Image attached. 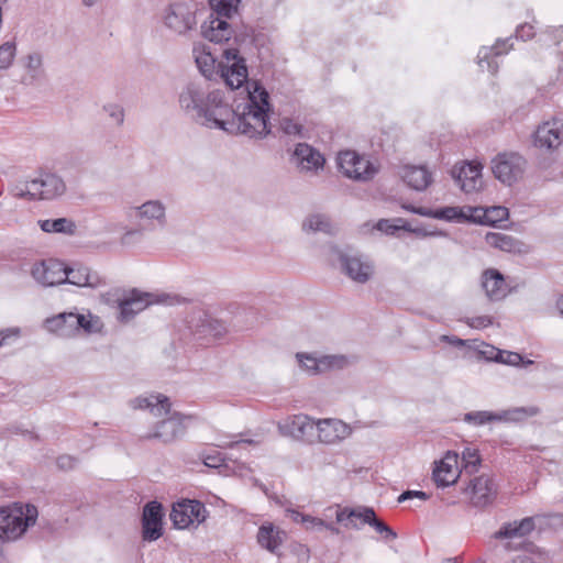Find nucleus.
<instances>
[{"mask_svg":"<svg viewBox=\"0 0 563 563\" xmlns=\"http://www.w3.org/2000/svg\"><path fill=\"white\" fill-rule=\"evenodd\" d=\"M185 114L208 129L263 140L271 133L268 91L253 81L240 97L228 88H212L207 80L187 82L178 93Z\"/></svg>","mask_w":563,"mask_h":563,"instance_id":"obj_1","label":"nucleus"},{"mask_svg":"<svg viewBox=\"0 0 563 563\" xmlns=\"http://www.w3.org/2000/svg\"><path fill=\"white\" fill-rule=\"evenodd\" d=\"M194 56L198 69L206 79H211L214 74H219L229 90L244 89L245 86L254 81L247 79L245 59L240 56L238 48H225L222 53L224 60L219 63L205 46H195Z\"/></svg>","mask_w":563,"mask_h":563,"instance_id":"obj_2","label":"nucleus"},{"mask_svg":"<svg viewBox=\"0 0 563 563\" xmlns=\"http://www.w3.org/2000/svg\"><path fill=\"white\" fill-rule=\"evenodd\" d=\"M130 406L133 409H148L156 417L166 416L142 437L144 440H158L169 444L185 434L183 418L177 412L170 413L168 397L161 394L136 397L130 401Z\"/></svg>","mask_w":563,"mask_h":563,"instance_id":"obj_3","label":"nucleus"},{"mask_svg":"<svg viewBox=\"0 0 563 563\" xmlns=\"http://www.w3.org/2000/svg\"><path fill=\"white\" fill-rule=\"evenodd\" d=\"M240 2L241 0H209L212 13L201 25L202 36L217 44L229 42L233 29L228 20L238 13Z\"/></svg>","mask_w":563,"mask_h":563,"instance_id":"obj_4","label":"nucleus"},{"mask_svg":"<svg viewBox=\"0 0 563 563\" xmlns=\"http://www.w3.org/2000/svg\"><path fill=\"white\" fill-rule=\"evenodd\" d=\"M47 331L60 338H75L84 332L86 334L98 333L102 329V322L99 317L91 312H60L47 318L44 322Z\"/></svg>","mask_w":563,"mask_h":563,"instance_id":"obj_5","label":"nucleus"},{"mask_svg":"<svg viewBox=\"0 0 563 563\" xmlns=\"http://www.w3.org/2000/svg\"><path fill=\"white\" fill-rule=\"evenodd\" d=\"M10 191L20 199L49 200L62 196L66 191V185L59 176L44 173L37 177L18 181Z\"/></svg>","mask_w":563,"mask_h":563,"instance_id":"obj_6","label":"nucleus"},{"mask_svg":"<svg viewBox=\"0 0 563 563\" xmlns=\"http://www.w3.org/2000/svg\"><path fill=\"white\" fill-rule=\"evenodd\" d=\"M37 508L33 505L13 504L0 508V539L14 541L19 539L29 527L35 525Z\"/></svg>","mask_w":563,"mask_h":563,"instance_id":"obj_7","label":"nucleus"},{"mask_svg":"<svg viewBox=\"0 0 563 563\" xmlns=\"http://www.w3.org/2000/svg\"><path fill=\"white\" fill-rule=\"evenodd\" d=\"M327 251L329 257L336 260L341 265V271L353 282L366 284L372 279L375 273V264L369 256L351 247L342 250L334 244H330Z\"/></svg>","mask_w":563,"mask_h":563,"instance_id":"obj_8","label":"nucleus"},{"mask_svg":"<svg viewBox=\"0 0 563 563\" xmlns=\"http://www.w3.org/2000/svg\"><path fill=\"white\" fill-rule=\"evenodd\" d=\"M196 5L189 1H177L164 9V26L173 34L185 36L197 26Z\"/></svg>","mask_w":563,"mask_h":563,"instance_id":"obj_9","label":"nucleus"},{"mask_svg":"<svg viewBox=\"0 0 563 563\" xmlns=\"http://www.w3.org/2000/svg\"><path fill=\"white\" fill-rule=\"evenodd\" d=\"M526 166V158L516 152L499 153L492 161L493 174L499 181L508 186L522 177Z\"/></svg>","mask_w":563,"mask_h":563,"instance_id":"obj_10","label":"nucleus"},{"mask_svg":"<svg viewBox=\"0 0 563 563\" xmlns=\"http://www.w3.org/2000/svg\"><path fill=\"white\" fill-rule=\"evenodd\" d=\"M338 166L345 177L356 181H368L377 173V168L365 156L350 150L339 153Z\"/></svg>","mask_w":563,"mask_h":563,"instance_id":"obj_11","label":"nucleus"},{"mask_svg":"<svg viewBox=\"0 0 563 563\" xmlns=\"http://www.w3.org/2000/svg\"><path fill=\"white\" fill-rule=\"evenodd\" d=\"M538 412L539 409L537 407H518L509 410H503L499 412L479 410L465 413L463 420L468 424L481 427L490 422L519 421L523 417H532L536 416Z\"/></svg>","mask_w":563,"mask_h":563,"instance_id":"obj_12","label":"nucleus"},{"mask_svg":"<svg viewBox=\"0 0 563 563\" xmlns=\"http://www.w3.org/2000/svg\"><path fill=\"white\" fill-rule=\"evenodd\" d=\"M206 515L207 510L202 503L184 499L174 504L169 517L175 528L186 529L200 525L205 521Z\"/></svg>","mask_w":563,"mask_h":563,"instance_id":"obj_13","label":"nucleus"},{"mask_svg":"<svg viewBox=\"0 0 563 563\" xmlns=\"http://www.w3.org/2000/svg\"><path fill=\"white\" fill-rule=\"evenodd\" d=\"M335 518L338 522H344L345 520L352 521L353 518H361L362 523H366L373 527L377 533L383 536L385 540H395L397 538V533L384 521L379 520L376 517L374 509L369 507H363L358 509H339L336 511Z\"/></svg>","mask_w":563,"mask_h":563,"instance_id":"obj_14","label":"nucleus"},{"mask_svg":"<svg viewBox=\"0 0 563 563\" xmlns=\"http://www.w3.org/2000/svg\"><path fill=\"white\" fill-rule=\"evenodd\" d=\"M465 493L470 496L471 504L477 508H484L495 500L497 487L489 475H479L470 481Z\"/></svg>","mask_w":563,"mask_h":563,"instance_id":"obj_15","label":"nucleus"},{"mask_svg":"<svg viewBox=\"0 0 563 563\" xmlns=\"http://www.w3.org/2000/svg\"><path fill=\"white\" fill-rule=\"evenodd\" d=\"M296 357L300 367L309 375H317L330 369H341L347 364L344 355H323L316 357L308 353H297Z\"/></svg>","mask_w":563,"mask_h":563,"instance_id":"obj_16","label":"nucleus"},{"mask_svg":"<svg viewBox=\"0 0 563 563\" xmlns=\"http://www.w3.org/2000/svg\"><path fill=\"white\" fill-rule=\"evenodd\" d=\"M163 516L161 503L153 500L144 506L142 514L143 540L153 542L163 536Z\"/></svg>","mask_w":563,"mask_h":563,"instance_id":"obj_17","label":"nucleus"},{"mask_svg":"<svg viewBox=\"0 0 563 563\" xmlns=\"http://www.w3.org/2000/svg\"><path fill=\"white\" fill-rule=\"evenodd\" d=\"M32 277L44 287L64 284L67 279L63 263L54 260L35 263L31 269Z\"/></svg>","mask_w":563,"mask_h":563,"instance_id":"obj_18","label":"nucleus"},{"mask_svg":"<svg viewBox=\"0 0 563 563\" xmlns=\"http://www.w3.org/2000/svg\"><path fill=\"white\" fill-rule=\"evenodd\" d=\"M563 144V122L552 120L543 122L534 132V145L539 148L553 151Z\"/></svg>","mask_w":563,"mask_h":563,"instance_id":"obj_19","label":"nucleus"},{"mask_svg":"<svg viewBox=\"0 0 563 563\" xmlns=\"http://www.w3.org/2000/svg\"><path fill=\"white\" fill-rule=\"evenodd\" d=\"M452 177L455 179L461 189L471 194L482 188V166L475 163H463L455 165L451 170Z\"/></svg>","mask_w":563,"mask_h":563,"instance_id":"obj_20","label":"nucleus"},{"mask_svg":"<svg viewBox=\"0 0 563 563\" xmlns=\"http://www.w3.org/2000/svg\"><path fill=\"white\" fill-rule=\"evenodd\" d=\"M318 440L321 443L334 444L351 434V428L338 419H322L314 422Z\"/></svg>","mask_w":563,"mask_h":563,"instance_id":"obj_21","label":"nucleus"},{"mask_svg":"<svg viewBox=\"0 0 563 563\" xmlns=\"http://www.w3.org/2000/svg\"><path fill=\"white\" fill-rule=\"evenodd\" d=\"M481 285L490 301H499L510 292L505 276L496 268H487L482 273Z\"/></svg>","mask_w":563,"mask_h":563,"instance_id":"obj_22","label":"nucleus"},{"mask_svg":"<svg viewBox=\"0 0 563 563\" xmlns=\"http://www.w3.org/2000/svg\"><path fill=\"white\" fill-rule=\"evenodd\" d=\"M163 301L164 300L152 294L133 290L131 296L125 298L119 306L120 319L121 321L128 322L150 305Z\"/></svg>","mask_w":563,"mask_h":563,"instance_id":"obj_23","label":"nucleus"},{"mask_svg":"<svg viewBox=\"0 0 563 563\" xmlns=\"http://www.w3.org/2000/svg\"><path fill=\"white\" fill-rule=\"evenodd\" d=\"M291 162L301 172H318L323 168V156L307 143H298L294 150Z\"/></svg>","mask_w":563,"mask_h":563,"instance_id":"obj_24","label":"nucleus"},{"mask_svg":"<svg viewBox=\"0 0 563 563\" xmlns=\"http://www.w3.org/2000/svg\"><path fill=\"white\" fill-rule=\"evenodd\" d=\"M314 422L316 421L307 415H295L280 421L278 429L283 435L298 440L313 434Z\"/></svg>","mask_w":563,"mask_h":563,"instance_id":"obj_25","label":"nucleus"},{"mask_svg":"<svg viewBox=\"0 0 563 563\" xmlns=\"http://www.w3.org/2000/svg\"><path fill=\"white\" fill-rule=\"evenodd\" d=\"M457 463L459 455L449 451L444 457L435 464L432 475L438 487H446L456 483L460 476Z\"/></svg>","mask_w":563,"mask_h":563,"instance_id":"obj_26","label":"nucleus"},{"mask_svg":"<svg viewBox=\"0 0 563 563\" xmlns=\"http://www.w3.org/2000/svg\"><path fill=\"white\" fill-rule=\"evenodd\" d=\"M67 279L65 283L79 287L97 288L106 284L104 279L95 271L87 266H76L71 268L65 267Z\"/></svg>","mask_w":563,"mask_h":563,"instance_id":"obj_27","label":"nucleus"},{"mask_svg":"<svg viewBox=\"0 0 563 563\" xmlns=\"http://www.w3.org/2000/svg\"><path fill=\"white\" fill-rule=\"evenodd\" d=\"M25 74L22 84L32 86L45 77L43 54L37 51L27 53L21 58Z\"/></svg>","mask_w":563,"mask_h":563,"instance_id":"obj_28","label":"nucleus"},{"mask_svg":"<svg viewBox=\"0 0 563 563\" xmlns=\"http://www.w3.org/2000/svg\"><path fill=\"white\" fill-rule=\"evenodd\" d=\"M139 219L148 221L157 227H165L167 223L166 206L158 199H151L134 208Z\"/></svg>","mask_w":563,"mask_h":563,"instance_id":"obj_29","label":"nucleus"},{"mask_svg":"<svg viewBox=\"0 0 563 563\" xmlns=\"http://www.w3.org/2000/svg\"><path fill=\"white\" fill-rule=\"evenodd\" d=\"M402 180L417 191L426 190L432 183V173L426 166H405L401 170Z\"/></svg>","mask_w":563,"mask_h":563,"instance_id":"obj_30","label":"nucleus"},{"mask_svg":"<svg viewBox=\"0 0 563 563\" xmlns=\"http://www.w3.org/2000/svg\"><path fill=\"white\" fill-rule=\"evenodd\" d=\"M284 537L285 532L276 528L273 523H264L258 529L257 542L267 551L276 553L284 541Z\"/></svg>","mask_w":563,"mask_h":563,"instance_id":"obj_31","label":"nucleus"},{"mask_svg":"<svg viewBox=\"0 0 563 563\" xmlns=\"http://www.w3.org/2000/svg\"><path fill=\"white\" fill-rule=\"evenodd\" d=\"M534 529V521L531 517L523 518L520 521L504 523L499 530L494 533L495 539L521 538Z\"/></svg>","mask_w":563,"mask_h":563,"instance_id":"obj_32","label":"nucleus"},{"mask_svg":"<svg viewBox=\"0 0 563 563\" xmlns=\"http://www.w3.org/2000/svg\"><path fill=\"white\" fill-rule=\"evenodd\" d=\"M509 41L510 38L505 41L498 40L492 47H482L477 55L479 67L484 68V63H486L487 70L493 75L496 74L498 70V65L494 63L492 57H497L507 53L511 48V45L507 46Z\"/></svg>","mask_w":563,"mask_h":563,"instance_id":"obj_33","label":"nucleus"},{"mask_svg":"<svg viewBox=\"0 0 563 563\" xmlns=\"http://www.w3.org/2000/svg\"><path fill=\"white\" fill-rule=\"evenodd\" d=\"M479 209L474 207H443L435 209L434 219L445 220L449 222L464 223L472 222L474 212Z\"/></svg>","mask_w":563,"mask_h":563,"instance_id":"obj_34","label":"nucleus"},{"mask_svg":"<svg viewBox=\"0 0 563 563\" xmlns=\"http://www.w3.org/2000/svg\"><path fill=\"white\" fill-rule=\"evenodd\" d=\"M485 241L489 246L509 253H520L523 246V243L514 236L499 232L487 233Z\"/></svg>","mask_w":563,"mask_h":563,"instance_id":"obj_35","label":"nucleus"},{"mask_svg":"<svg viewBox=\"0 0 563 563\" xmlns=\"http://www.w3.org/2000/svg\"><path fill=\"white\" fill-rule=\"evenodd\" d=\"M479 209L478 212H474L473 223L495 225L496 223L504 221L508 218L509 211L506 207L495 206L487 209L475 207Z\"/></svg>","mask_w":563,"mask_h":563,"instance_id":"obj_36","label":"nucleus"},{"mask_svg":"<svg viewBox=\"0 0 563 563\" xmlns=\"http://www.w3.org/2000/svg\"><path fill=\"white\" fill-rule=\"evenodd\" d=\"M38 225L42 231L47 233H64L71 235L76 231L75 222L67 218L38 220Z\"/></svg>","mask_w":563,"mask_h":563,"instance_id":"obj_37","label":"nucleus"},{"mask_svg":"<svg viewBox=\"0 0 563 563\" xmlns=\"http://www.w3.org/2000/svg\"><path fill=\"white\" fill-rule=\"evenodd\" d=\"M302 229L307 232H324L327 234H334L336 228L332 224L329 217L324 214H311L302 223Z\"/></svg>","mask_w":563,"mask_h":563,"instance_id":"obj_38","label":"nucleus"},{"mask_svg":"<svg viewBox=\"0 0 563 563\" xmlns=\"http://www.w3.org/2000/svg\"><path fill=\"white\" fill-rule=\"evenodd\" d=\"M490 352L492 354L487 358L498 363L516 366L522 362V356L516 352L495 350L494 347H492Z\"/></svg>","mask_w":563,"mask_h":563,"instance_id":"obj_39","label":"nucleus"},{"mask_svg":"<svg viewBox=\"0 0 563 563\" xmlns=\"http://www.w3.org/2000/svg\"><path fill=\"white\" fill-rule=\"evenodd\" d=\"M15 53L14 42H5L0 45V70L8 69L12 65Z\"/></svg>","mask_w":563,"mask_h":563,"instance_id":"obj_40","label":"nucleus"},{"mask_svg":"<svg viewBox=\"0 0 563 563\" xmlns=\"http://www.w3.org/2000/svg\"><path fill=\"white\" fill-rule=\"evenodd\" d=\"M462 462L467 472L476 471L481 463L478 451L472 448H466L462 452Z\"/></svg>","mask_w":563,"mask_h":563,"instance_id":"obj_41","label":"nucleus"},{"mask_svg":"<svg viewBox=\"0 0 563 563\" xmlns=\"http://www.w3.org/2000/svg\"><path fill=\"white\" fill-rule=\"evenodd\" d=\"M103 111L111 119V122L120 126L124 122V110L121 106L115 103H109L103 107Z\"/></svg>","mask_w":563,"mask_h":563,"instance_id":"obj_42","label":"nucleus"},{"mask_svg":"<svg viewBox=\"0 0 563 563\" xmlns=\"http://www.w3.org/2000/svg\"><path fill=\"white\" fill-rule=\"evenodd\" d=\"M143 238L142 229L129 228L126 229L120 238V243L123 246H132L136 243L141 242Z\"/></svg>","mask_w":563,"mask_h":563,"instance_id":"obj_43","label":"nucleus"},{"mask_svg":"<svg viewBox=\"0 0 563 563\" xmlns=\"http://www.w3.org/2000/svg\"><path fill=\"white\" fill-rule=\"evenodd\" d=\"M280 129L287 135H299L302 131V126L289 118L280 120Z\"/></svg>","mask_w":563,"mask_h":563,"instance_id":"obj_44","label":"nucleus"},{"mask_svg":"<svg viewBox=\"0 0 563 563\" xmlns=\"http://www.w3.org/2000/svg\"><path fill=\"white\" fill-rule=\"evenodd\" d=\"M466 323L473 329H484L493 323V318L489 316H478L466 319Z\"/></svg>","mask_w":563,"mask_h":563,"instance_id":"obj_45","label":"nucleus"},{"mask_svg":"<svg viewBox=\"0 0 563 563\" xmlns=\"http://www.w3.org/2000/svg\"><path fill=\"white\" fill-rule=\"evenodd\" d=\"M21 335V329L18 327L0 330V346L9 343L11 339H18Z\"/></svg>","mask_w":563,"mask_h":563,"instance_id":"obj_46","label":"nucleus"},{"mask_svg":"<svg viewBox=\"0 0 563 563\" xmlns=\"http://www.w3.org/2000/svg\"><path fill=\"white\" fill-rule=\"evenodd\" d=\"M223 461H224V459L217 451L212 454H206L203 456V464L208 467L217 468L222 465Z\"/></svg>","mask_w":563,"mask_h":563,"instance_id":"obj_47","label":"nucleus"},{"mask_svg":"<svg viewBox=\"0 0 563 563\" xmlns=\"http://www.w3.org/2000/svg\"><path fill=\"white\" fill-rule=\"evenodd\" d=\"M533 35V26L528 23L519 25L516 30V37L521 38L523 41L531 38Z\"/></svg>","mask_w":563,"mask_h":563,"instance_id":"obj_48","label":"nucleus"},{"mask_svg":"<svg viewBox=\"0 0 563 563\" xmlns=\"http://www.w3.org/2000/svg\"><path fill=\"white\" fill-rule=\"evenodd\" d=\"M419 498L421 500H427L429 498V495L421 490H407L404 492L399 497L398 501L402 503L405 500L411 499V498Z\"/></svg>","mask_w":563,"mask_h":563,"instance_id":"obj_49","label":"nucleus"},{"mask_svg":"<svg viewBox=\"0 0 563 563\" xmlns=\"http://www.w3.org/2000/svg\"><path fill=\"white\" fill-rule=\"evenodd\" d=\"M406 210H409L412 213L428 217V218H434L435 210L423 208V207H415V206H405Z\"/></svg>","mask_w":563,"mask_h":563,"instance_id":"obj_50","label":"nucleus"},{"mask_svg":"<svg viewBox=\"0 0 563 563\" xmlns=\"http://www.w3.org/2000/svg\"><path fill=\"white\" fill-rule=\"evenodd\" d=\"M307 529L320 531L325 527V521L308 515V520L305 522Z\"/></svg>","mask_w":563,"mask_h":563,"instance_id":"obj_51","label":"nucleus"},{"mask_svg":"<svg viewBox=\"0 0 563 563\" xmlns=\"http://www.w3.org/2000/svg\"><path fill=\"white\" fill-rule=\"evenodd\" d=\"M376 229L386 234H394L398 230V227L390 223L389 220H379L376 224Z\"/></svg>","mask_w":563,"mask_h":563,"instance_id":"obj_52","label":"nucleus"},{"mask_svg":"<svg viewBox=\"0 0 563 563\" xmlns=\"http://www.w3.org/2000/svg\"><path fill=\"white\" fill-rule=\"evenodd\" d=\"M242 444H256V442L254 440H251V439H247V440H232V441H229V442L220 441L218 446L234 449V448H239Z\"/></svg>","mask_w":563,"mask_h":563,"instance_id":"obj_53","label":"nucleus"},{"mask_svg":"<svg viewBox=\"0 0 563 563\" xmlns=\"http://www.w3.org/2000/svg\"><path fill=\"white\" fill-rule=\"evenodd\" d=\"M287 512L288 517L295 522H300L305 525V522H307L308 520V515H303L297 510L288 509Z\"/></svg>","mask_w":563,"mask_h":563,"instance_id":"obj_54","label":"nucleus"},{"mask_svg":"<svg viewBox=\"0 0 563 563\" xmlns=\"http://www.w3.org/2000/svg\"><path fill=\"white\" fill-rule=\"evenodd\" d=\"M440 340L456 347H462L465 345V341L457 336L442 335Z\"/></svg>","mask_w":563,"mask_h":563,"instance_id":"obj_55","label":"nucleus"},{"mask_svg":"<svg viewBox=\"0 0 563 563\" xmlns=\"http://www.w3.org/2000/svg\"><path fill=\"white\" fill-rule=\"evenodd\" d=\"M342 523L345 527H347V528H354V529H360L362 527V525H363L361 518H353L352 521L351 520H345Z\"/></svg>","mask_w":563,"mask_h":563,"instance_id":"obj_56","label":"nucleus"},{"mask_svg":"<svg viewBox=\"0 0 563 563\" xmlns=\"http://www.w3.org/2000/svg\"><path fill=\"white\" fill-rule=\"evenodd\" d=\"M57 464L60 467H71L73 466V459L70 456H60L57 460Z\"/></svg>","mask_w":563,"mask_h":563,"instance_id":"obj_57","label":"nucleus"},{"mask_svg":"<svg viewBox=\"0 0 563 563\" xmlns=\"http://www.w3.org/2000/svg\"><path fill=\"white\" fill-rule=\"evenodd\" d=\"M555 307H556L558 311L560 312L561 317L563 318V295L558 297Z\"/></svg>","mask_w":563,"mask_h":563,"instance_id":"obj_58","label":"nucleus"},{"mask_svg":"<svg viewBox=\"0 0 563 563\" xmlns=\"http://www.w3.org/2000/svg\"><path fill=\"white\" fill-rule=\"evenodd\" d=\"M323 529H328L330 530L332 533H335L338 534L339 533V529L336 527H334L332 523H327L325 522V527H323Z\"/></svg>","mask_w":563,"mask_h":563,"instance_id":"obj_59","label":"nucleus"},{"mask_svg":"<svg viewBox=\"0 0 563 563\" xmlns=\"http://www.w3.org/2000/svg\"><path fill=\"white\" fill-rule=\"evenodd\" d=\"M85 5L91 7L98 0H82Z\"/></svg>","mask_w":563,"mask_h":563,"instance_id":"obj_60","label":"nucleus"},{"mask_svg":"<svg viewBox=\"0 0 563 563\" xmlns=\"http://www.w3.org/2000/svg\"><path fill=\"white\" fill-rule=\"evenodd\" d=\"M521 363H523V365H525V366H527V365L532 364L533 362H532V361H530V360H528V361H526V362H523V361H522Z\"/></svg>","mask_w":563,"mask_h":563,"instance_id":"obj_61","label":"nucleus"}]
</instances>
